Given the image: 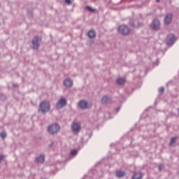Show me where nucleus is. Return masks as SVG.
Here are the masks:
<instances>
[{
	"label": "nucleus",
	"mask_w": 179,
	"mask_h": 179,
	"mask_svg": "<svg viewBox=\"0 0 179 179\" xmlns=\"http://www.w3.org/2000/svg\"><path fill=\"white\" fill-rule=\"evenodd\" d=\"M163 169H164V164H159V165L158 166L159 171H162Z\"/></svg>",
	"instance_id": "obj_24"
},
{
	"label": "nucleus",
	"mask_w": 179,
	"mask_h": 179,
	"mask_svg": "<svg viewBox=\"0 0 179 179\" xmlns=\"http://www.w3.org/2000/svg\"><path fill=\"white\" fill-rule=\"evenodd\" d=\"M50 110L51 103L47 100H43L39 104L38 113L42 115H45V114H47V113H48Z\"/></svg>",
	"instance_id": "obj_1"
},
{
	"label": "nucleus",
	"mask_w": 179,
	"mask_h": 179,
	"mask_svg": "<svg viewBox=\"0 0 179 179\" xmlns=\"http://www.w3.org/2000/svg\"><path fill=\"white\" fill-rule=\"evenodd\" d=\"M13 87H17V84H13Z\"/></svg>",
	"instance_id": "obj_32"
},
{
	"label": "nucleus",
	"mask_w": 179,
	"mask_h": 179,
	"mask_svg": "<svg viewBox=\"0 0 179 179\" xmlns=\"http://www.w3.org/2000/svg\"><path fill=\"white\" fill-rule=\"evenodd\" d=\"M143 176L144 174L142 172L135 173L132 176V179H142Z\"/></svg>",
	"instance_id": "obj_15"
},
{
	"label": "nucleus",
	"mask_w": 179,
	"mask_h": 179,
	"mask_svg": "<svg viewBox=\"0 0 179 179\" xmlns=\"http://www.w3.org/2000/svg\"><path fill=\"white\" fill-rule=\"evenodd\" d=\"M27 16L29 19H33L34 17V13H33V8H29L27 10Z\"/></svg>",
	"instance_id": "obj_16"
},
{
	"label": "nucleus",
	"mask_w": 179,
	"mask_h": 179,
	"mask_svg": "<svg viewBox=\"0 0 179 179\" xmlns=\"http://www.w3.org/2000/svg\"><path fill=\"white\" fill-rule=\"evenodd\" d=\"M156 2H160V0H155Z\"/></svg>",
	"instance_id": "obj_33"
},
{
	"label": "nucleus",
	"mask_w": 179,
	"mask_h": 179,
	"mask_svg": "<svg viewBox=\"0 0 179 179\" xmlns=\"http://www.w3.org/2000/svg\"><path fill=\"white\" fill-rule=\"evenodd\" d=\"M0 8H1V4H0Z\"/></svg>",
	"instance_id": "obj_34"
},
{
	"label": "nucleus",
	"mask_w": 179,
	"mask_h": 179,
	"mask_svg": "<svg viewBox=\"0 0 179 179\" xmlns=\"http://www.w3.org/2000/svg\"><path fill=\"white\" fill-rule=\"evenodd\" d=\"M59 131H61V126L58 123H55L48 127V132L50 135H57Z\"/></svg>",
	"instance_id": "obj_3"
},
{
	"label": "nucleus",
	"mask_w": 179,
	"mask_h": 179,
	"mask_svg": "<svg viewBox=\"0 0 179 179\" xmlns=\"http://www.w3.org/2000/svg\"><path fill=\"white\" fill-rule=\"evenodd\" d=\"M150 29H151L152 31H159L162 29L160 20L159 18H155L150 24Z\"/></svg>",
	"instance_id": "obj_2"
},
{
	"label": "nucleus",
	"mask_w": 179,
	"mask_h": 179,
	"mask_svg": "<svg viewBox=\"0 0 179 179\" xmlns=\"http://www.w3.org/2000/svg\"><path fill=\"white\" fill-rule=\"evenodd\" d=\"M44 160H45V157L44 155H40L36 157L35 159L36 163H44Z\"/></svg>",
	"instance_id": "obj_14"
},
{
	"label": "nucleus",
	"mask_w": 179,
	"mask_h": 179,
	"mask_svg": "<svg viewBox=\"0 0 179 179\" xmlns=\"http://www.w3.org/2000/svg\"><path fill=\"white\" fill-rule=\"evenodd\" d=\"M178 38L177 37H176V35H174V34H169L166 38V45H168L169 47H171V45H173L176 41H177Z\"/></svg>",
	"instance_id": "obj_5"
},
{
	"label": "nucleus",
	"mask_w": 179,
	"mask_h": 179,
	"mask_svg": "<svg viewBox=\"0 0 179 179\" xmlns=\"http://www.w3.org/2000/svg\"><path fill=\"white\" fill-rule=\"evenodd\" d=\"M85 10H88V12H90L91 13H94V12H96V9L92 8L91 6H87L85 7Z\"/></svg>",
	"instance_id": "obj_20"
},
{
	"label": "nucleus",
	"mask_w": 179,
	"mask_h": 179,
	"mask_svg": "<svg viewBox=\"0 0 179 179\" xmlns=\"http://www.w3.org/2000/svg\"><path fill=\"white\" fill-rule=\"evenodd\" d=\"M0 136H1V138H2L3 139H5V138H6V133H5V132H1V133L0 134Z\"/></svg>",
	"instance_id": "obj_25"
},
{
	"label": "nucleus",
	"mask_w": 179,
	"mask_h": 179,
	"mask_svg": "<svg viewBox=\"0 0 179 179\" xmlns=\"http://www.w3.org/2000/svg\"><path fill=\"white\" fill-rule=\"evenodd\" d=\"M96 35H97V33H96V31H94V29H90L87 33V36L89 38H91V39L94 38Z\"/></svg>",
	"instance_id": "obj_13"
},
{
	"label": "nucleus",
	"mask_w": 179,
	"mask_h": 179,
	"mask_svg": "<svg viewBox=\"0 0 179 179\" xmlns=\"http://www.w3.org/2000/svg\"><path fill=\"white\" fill-rule=\"evenodd\" d=\"M127 174H125V172L122 171H118L116 173V176L118 177V178H122V177H125Z\"/></svg>",
	"instance_id": "obj_17"
},
{
	"label": "nucleus",
	"mask_w": 179,
	"mask_h": 179,
	"mask_svg": "<svg viewBox=\"0 0 179 179\" xmlns=\"http://www.w3.org/2000/svg\"><path fill=\"white\" fill-rule=\"evenodd\" d=\"M118 33L122 34V36H129L131 33V29L125 24H122L118 27Z\"/></svg>",
	"instance_id": "obj_4"
},
{
	"label": "nucleus",
	"mask_w": 179,
	"mask_h": 179,
	"mask_svg": "<svg viewBox=\"0 0 179 179\" xmlns=\"http://www.w3.org/2000/svg\"><path fill=\"white\" fill-rule=\"evenodd\" d=\"M54 146V142H52L50 145H49V148H52Z\"/></svg>",
	"instance_id": "obj_29"
},
{
	"label": "nucleus",
	"mask_w": 179,
	"mask_h": 179,
	"mask_svg": "<svg viewBox=\"0 0 179 179\" xmlns=\"http://www.w3.org/2000/svg\"><path fill=\"white\" fill-rule=\"evenodd\" d=\"M64 2L66 5H71V3H72V0H64Z\"/></svg>",
	"instance_id": "obj_26"
},
{
	"label": "nucleus",
	"mask_w": 179,
	"mask_h": 179,
	"mask_svg": "<svg viewBox=\"0 0 179 179\" xmlns=\"http://www.w3.org/2000/svg\"><path fill=\"white\" fill-rule=\"evenodd\" d=\"M178 140V137H172L171 138V141H170V143L169 145L171 146H173V145H174V143H177V141Z\"/></svg>",
	"instance_id": "obj_19"
},
{
	"label": "nucleus",
	"mask_w": 179,
	"mask_h": 179,
	"mask_svg": "<svg viewBox=\"0 0 179 179\" xmlns=\"http://www.w3.org/2000/svg\"><path fill=\"white\" fill-rule=\"evenodd\" d=\"M71 156H76L78 155V150L73 149L70 152Z\"/></svg>",
	"instance_id": "obj_22"
},
{
	"label": "nucleus",
	"mask_w": 179,
	"mask_h": 179,
	"mask_svg": "<svg viewBox=\"0 0 179 179\" xmlns=\"http://www.w3.org/2000/svg\"><path fill=\"white\" fill-rule=\"evenodd\" d=\"M159 92L160 93H164V87H162L161 88H159Z\"/></svg>",
	"instance_id": "obj_27"
},
{
	"label": "nucleus",
	"mask_w": 179,
	"mask_h": 179,
	"mask_svg": "<svg viewBox=\"0 0 179 179\" xmlns=\"http://www.w3.org/2000/svg\"><path fill=\"white\" fill-rule=\"evenodd\" d=\"M66 104H68V102L66 101V99L62 98L57 101L56 106L57 108H59V110H61V108L66 107Z\"/></svg>",
	"instance_id": "obj_7"
},
{
	"label": "nucleus",
	"mask_w": 179,
	"mask_h": 179,
	"mask_svg": "<svg viewBox=\"0 0 179 179\" xmlns=\"http://www.w3.org/2000/svg\"><path fill=\"white\" fill-rule=\"evenodd\" d=\"M111 100L113 99L107 95H105L101 99V103L103 104V106H106L107 104H110L111 103Z\"/></svg>",
	"instance_id": "obj_11"
},
{
	"label": "nucleus",
	"mask_w": 179,
	"mask_h": 179,
	"mask_svg": "<svg viewBox=\"0 0 179 179\" xmlns=\"http://www.w3.org/2000/svg\"><path fill=\"white\" fill-rule=\"evenodd\" d=\"M5 159V155H0V163H2V161Z\"/></svg>",
	"instance_id": "obj_28"
},
{
	"label": "nucleus",
	"mask_w": 179,
	"mask_h": 179,
	"mask_svg": "<svg viewBox=\"0 0 179 179\" xmlns=\"http://www.w3.org/2000/svg\"><path fill=\"white\" fill-rule=\"evenodd\" d=\"M64 85L66 87H72V86H73V82L72 81V80L67 78V79L64 80Z\"/></svg>",
	"instance_id": "obj_12"
},
{
	"label": "nucleus",
	"mask_w": 179,
	"mask_h": 179,
	"mask_svg": "<svg viewBox=\"0 0 179 179\" xmlns=\"http://www.w3.org/2000/svg\"><path fill=\"white\" fill-rule=\"evenodd\" d=\"M6 99H8V96H6V94H1L0 95V100H1V101H5V100H6Z\"/></svg>",
	"instance_id": "obj_23"
},
{
	"label": "nucleus",
	"mask_w": 179,
	"mask_h": 179,
	"mask_svg": "<svg viewBox=\"0 0 179 179\" xmlns=\"http://www.w3.org/2000/svg\"><path fill=\"white\" fill-rule=\"evenodd\" d=\"M117 85H125V79L122 78H117V81H116Z\"/></svg>",
	"instance_id": "obj_18"
},
{
	"label": "nucleus",
	"mask_w": 179,
	"mask_h": 179,
	"mask_svg": "<svg viewBox=\"0 0 179 179\" xmlns=\"http://www.w3.org/2000/svg\"><path fill=\"white\" fill-rule=\"evenodd\" d=\"M41 43V37L40 36H36L31 41L33 50H38Z\"/></svg>",
	"instance_id": "obj_6"
},
{
	"label": "nucleus",
	"mask_w": 179,
	"mask_h": 179,
	"mask_svg": "<svg viewBox=\"0 0 179 179\" xmlns=\"http://www.w3.org/2000/svg\"><path fill=\"white\" fill-rule=\"evenodd\" d=\"M171 22H173V14L172 13L166 14L164 19V23L165 26H169V24H171Z\"/></svg>",
	"instance_id": "obj_8"
},
{
	"label": "nucleus",
	"mask_w": 179,
	"mask_h": 179,
	"mask_svg": "<svg viewBox=\"0 0 179 179\" xmlns=\"http://www.w3.org/2000/svg\"><path fill=\"white\" fill-rule=\"evenodd\" d=\"M115 111H116V113H118V111H120V108H116Z\"/></svg>",
	"instance_id": "obj_31"
},
{
	"label": "nucleus",
	"mask_w": 179,
	"mask_h": 179,
	"mask_svg": "<svg viewBox=\"0 0 179 179\" xmlns=\"http://www.w3.org/2000/svg\"><path fill=\"white\" fill-rule=\"evenodd\" d=\"M80 124L76 122H73L72 124V131L73 134H79L80 132Z\"/></svg>",
	"instance_id": "obj_9"
},
{
	"label": "nucleus",
	"mask_w": 179,
	"mask_h": 179,
	"mask_svg": "<svg viewBox=\"0 0 179 179\" xmlns=\"http://www.w3.org/2000/svg\"><path fill=\"white\" fill-rule=\"evenodd\" d=\"M138 27H141L143 26V24H142L141 22H138Z\"/></svg>",
	"instance_id": "obj_30"
},
{
	"label": "nucleus",
	"mask_w": 179,
	"mask_h": 179,
	"mask_svg": "<svg viewBox=\"0 0 179 179\" xmlns=\"http://www.w3.org/2000/svg\"><path fill=\"white\" fill-rule=\"evenodd\" d=\"M129 24L131 27H135V20H134V18H130Z\"/></svg>",
	"instance_id": "obj_21"
},
{
	"label": "nucleus",
	"mask_w": 179,
	"mask_h": 179,
	"mask_svg": "<svg viewBox=\"0 0 179 179\" xmlns=\"http://www.w3.org/2000/svg\"><path fill=\"white\" fill-rule=\"evenodd\" d=\"M78 107H80L81 110H86L87 108H90L89 102L83 99L78 102Z\"/></svg>",
	"instance_id": "obj_10"
}]
</instances>
